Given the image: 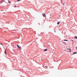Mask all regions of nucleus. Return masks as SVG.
I'll list each match as a JSON object with an SVG mask.
<instances>
[{"label":"nucleus","mask_w":77,"mask_h":77,"mask_svg":"<svg viewBox=\"0 0 77 77\" xmlns=\"http://www.w3.org/2000/svg\"><path fill=\"white\" fill-rule=\"evenodd\" d=\"M42 15L44 17H46V16L45 15V14H42Z\"/></svg>","instance_id":"obj_1"},{"label":"nucleus","mask_w":77,"mask_h":77,"mask_svg":"<svg viewBox=\"0 0 77 77\" xmlns=\"http://www.w3.org/2000/svg\"><path fill=\"white\" fill-rule=\"evenodd\" d=\"M67 50H70L69 51V52H71V49H67Z\"/></svg>","instance_id":"obj_2"},{"label":"nucleus","mask_w":77,"mask_h":77,"mask_svg":"<svg viewBox=\"0 0 77 77\" xmlns=\"http://www.w3.org/2000/svg\"><path fill=\"white\" fill-rule=\"evenodd\" d=\"M6 50H5V52H4V53L5 54H7V53H6Z\"/></svg>","instance_id":"obj_3"},{"label":"nucleus","mask_w":77,"mask_h":77,"mask_svg":"<svg viewBox=\"0 0 77 77\" xmlns=\"http://www.w3.org/2000/svg\"><path fill=\"white\" fill-rule=\"evenodd\" d=\"M47 50H48V49H45V50H44V51H47Z\"/></svg>","instance_id":"obj_4"},{"label":"nucleus","mask_w":77,"mask_h":77,"mask_svg":"<svg viewBox=\"0 0 77 77\" xmlns=\"http://www.w3.org/2000/svg\"><path fill=\"white\" fill-rule=\"evenodd\" d=\"M17 46L18 48H20V46H19L18 45H17Z\"/></svg>","instance_id":"obj_5"},{"label":"nucleus","mask_w":77,"mask_h":77,"mask_svg":"<svg viewBox=\"0 0 77 77\" xmlns=\"http://www.w3.org/2000/svg\"><path fill=\"white\" fill-rule=\"evenodd\" d=\"M57 24L59 25L60 24V22H59L57 23Z\"/></svg>","instance_id":"obj_6"},{"label":"nucleus","mask_w":77,"mask_h":77,"mask_svg":"<svg viewBox=\"0 0 77 77\" xmlns=\"http://www.w3.org/2000/svg\"><path fill=\"white\" fill-rule=\"evenodd\" d=\"M64 41H68V40H64Z\"/></svg>","instance_id":"obj_7"},{"label":"nucleus","mask_w":77,"mask_h":77,"mask_svg":"<svg viewBox=\"0 0 77 77\" xmlns=\"http://www.w3.org/2000/svg\"><path fill=\"white\" fill-rule=\"evenodd\" d=\"M75 39H77V37L75 36L74 37Z\"/></svg>","instance_id":"obj_8"},{"label":"nucleus","mask_w":77,"mask_h":77,"mask_svg":"<svg viewBox=\"0 0 77 77\" xmlns=\"http://www.w3.org/2000/svg\"><path fill=\"white\" fill-rule=\"evenodd\" d=\"M76 53H77V52H74L73 54H76Z\"/></svg>","instance_id":"obj_9"},{"label":"nucleus","mask_w":77,"mask_h":77,"mask_svg":"<svg viewBox=\"0 0 77 77\" xmlns=\"http://www.w3.org/2000/svg\"><path fill=\"white\" fill-rule=\"evenodd\" d=\"M45 67H46V68H48V67L47 66H45Z\"/></svg>","instance_id":"obj_10"},{"label":"nucleus","mask_w":77,"mask_h":77,"mask_svg":"<svg viewBox=\"0 0 77 77\" xmlns=\"http://www.w3.org/2000/svg\"><path fill=\"white\" fill-rule=\"evenodd\" d=\"M0 44H1V45H2L3 46V45H2V43H1Z\"/></svg>","instance_id":"obj_11"},{"label":"nucleus","mask_w":77,"mask_h":77,"mask_svg":"<svg viewBox=\"0 0 77 77\" xmlns=\"http://www.w3.org/2000/svg\"><path fill=\"white\" fill-rule=\"evenodd\" d=\"M20 0H18L17 2H20Z\"/></svg>","instance_id":"obj_12"},{"label":"nucleus","mask_w":77,"mask_h":77,"mask_svg":"<svg viewBox=\"0 0 77 77\" xmlns=\"http://www.w3.org/2000/svg\"><path fill=\"white\" fill-rule=\"evenodd\" d=\"M64 4H65V2H64L63 4V5H64V6H65V5Z\"/></svg>","instance_id":"obj_13"},{"label":"nucleus","mask_w":77,"mask_h":77,"mask_svg":"<svg viewBox=\"0 0 77 77\" xmlns=\"http://www.w3.org/2000/svg\"><path fill=\"white\" fill-rule=\"evenodd\" d=\"M14 7H17V5H15Z\"/></svg>","instance_id":"obj_14"},{"label":"nucleus","mask_w":77,"mask_h":77,"mask_svg":"<svg viewBox=\"0 0 77 77\" xmlns=\"http://www.w3.org/2000/svg\"><path fill=\"white\" fill-rule=\"evenodd\" d=\"M8 2L9 3H11V2Z\"/></svg>","instance_id":"obj_15"},{"label":"nucleus","mask_w":77,"mask_h":77,"mask_svg":"<svg viewBox=\"0 0 77 77\" xmlns=\"http://www.w3.org/2000/svg\"><path fill=\"white\" fill-rule=\"evenodd\" d=\"M54 32H56V31H55V30H54Z\"/></svg>","instance_id":"obj_16"},{"label":"nucleus","mask_w":77,"mask_h":77,"mask_svg":"<svg viewBox=\"0 0 77 77\" xmlns=\"http://www.w3.org/2000/svg\"><path fill=\"white\" fill-rule=\"evenodd\" d=\"M76 49H77V47H76Z\"/></svg>","instance_id":"obj_17"},{"label":"nucleus","mask_w":77,"mask_h":77,"mask_svg":"<svg viewBox=\"0 0 77 77\" xmlns=\"http://www.w3.org/2000/svg\"><path fill=\"white\" fill-rule=\"evenodd\" d=\"M20 50H21V48H20Z\"/></svg>","instance_id":"obj_18"},{"label":"nucleus","mask_w":77,"mask_h":77,"mask_svg":"<svg viewBox=\"0 0 77 77\" xmlns=\"http://www.w3.org/2000/svg\"><path fill=\"white\" fill-rule=\"evenodd\" d=\"M72 41H73V40H72Z\"/></svg>","instance_id":"obj_19"}]
</instances>
